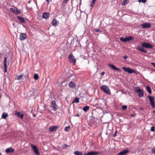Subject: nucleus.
<instances>
[{
	"instance_id": "1",
	"label": "nucleus",
	"mask_w": 155,
	"mask_h": 155,
	"mask_svg": "<svg viewBox=\"0 0 155 155\" xmlns=\"http://www.w3.org/2000/svg\"><path fill=\"white\" fill-rule=\"evenodd\" d=\"M101 89L104 92L108 95H110L111 93L110 89L106 85H103L101 86Z\"/></svg>"
},
{
	"instance_id": "2",
	"label": "nucleus",
	"mask_w": 155,
	"mask_h": 155,
	"mask_svg": "<svg viewBox=\"0 0 155 155\" xmlns=\"http://www.w3.org/2000/svg\"><path fill=\"white\" fill-rule=\"evenodd\" d=\"M135 91L137 93L139 97H142L143 96V92L142 90L139 87H135L134 88Z\"/></svg>"
},
{
	"instance_id": "3",
	"label": "nucleus",
	"mask_w": 155,
	"mask_h": 155,
	"mask_svg": "<svg viewBox=\"0 0 155 155\" xmlns=\"http://www.w3.org/2000/svg\"><path fill=\"white\" fill-rule=\"evenodd\" d=\"M141 45L143 48H152L153 46L151 44L146 42L142 43Z\"/></svg>"
},
{
	"instance_id": "4",
	"label": "nucleus",
	"mask_w": 155,
	"mask_h": 155,
	"mask_svg": "<svg viewBox=\"0 0 155 155\" xmlns=\"http://www.w3.org/2000/svg\"><path fill=\"white\" fill-rule=\"evenodd\" d=\"M122 69H124L125 72H127L129 74L136 73V71H135L133 69H131L129 68H127L125 67H123Z\"/></svg>"
},
{
	"instance_id": "5",
	"label": "nucleus",
	"mask_w": 155,
	"mask_h": 155,
	"mask_svg": "<svg viewBox=\"0 0 155 155\" xmlns=\"http://www.w3.org/2000/svg\"><path fill=\"white\" fill-rule=\"evenodd\" d=\"M68 58L69 59V61L70 62L73 63L74 64H75L76 61V59L73 56L72 54H69Z\"/></svg>"
},
{
	"instance_id": "6",
	"label": "nucleus",
	"mask_w": 155,
	"mask_h": 155,
	"mask_svg": "<svg viewBox=\"0 0 155 155\" xmlns=\"http://www.w3.org/2000/svg\"><path fill=\"white\" fill-rule=\"evenodd\" d=\"M148 98L149 99L150 101V103L152 107H155V103L154 101V98L153 97L149 95L148 96Z\"/></svg>"
},
{
	"instance_id": "7",
	"label": "nucleus",
	"mask_w": 155,
	"mask_h": 155,
	"mask_svg": "<svg viewBox=\"0 0 155 155\" xmlns=\"http://www.w3.org/2000/svg\"><path fill=\"white\" fill-rule=\"evenodd\" d=\"M151 26V24L149 23H144L141 24V27L143 28H149Z\"/></svg>"
},
{
	"instance_id": "8",
	"label": "nucleus",
	"mask_w": 155,
	"mask_h": 155,
	"mask_svg": "<svg viewBox=\"0 0 155 155\" xmlns=\"http://www.w3.org/2000/svg\"><path fill=\"white\" fill-rule=\"evenodd\" d=\"M108 66L110 67L112 69H113L114 70L118 71L120 72H121V69H120L119 68H116V66L113 64H108Z\"/></svg>"
},
{
	"instance_id": "9",
	"label": "nucleus",
	"mask_w": 155,
	"mask_h": 155,
	"mask_svg": "<svg viewBox=\"0 0 155 155\" xmlns=\"http://www.w3.org/2000/svg\"><path fill=\"white\" fill-rule=\"evenodd\" d=\"M136 48L137 50L144 53H147V50H145L140 46H137Z\"/></svg>"
},
{
	"instance_id": "10",
	"label": "nucleus",
	"mask_w": 155,
	"mask_h": 155,
	"mask_svg": "<svg viewBox=\"0 0 155 155\" xmlns=\"http://www.w3.org/2000/svg\"><path fill=\"white\" fill-rule=\"evenodd\" d=\"M58 126H56L51 127L49 128V131L51 132L55 131L57 130V129L58 128Z\"/></svg>"
},
{
	"instance_id": "11",
	"label": "nucleus",
	"mask_w": 155,
	"mask_h": 155,
	"mask_svg": "<svg viewBox=\"0 0 155 155\" xmlns=\"http://www.w3.org/2000/svg\"><path fill=\"white\" fill-rule=\"evenodd\" d=\"M27 36L26 34L24 33H21L20 35V39L21 40L23 41L26 38Z\"/></svg>"
},
{
	"instance_id": "12",
	"label": "nucleus",
	"mask_w": 155,
	"mask_h": 155,
	"mask_svg": "<svg viewBox=\"0 0 155 155\" xmlns=\"http://www.w3.org/2000/svg\"><path fill=\"white\" fill-rule=\"evenodd\" d=\"M49 13L44 12L43 14L42 17L44 18L47 19L49 18Z\"/></svg>"
},
{
	"instance_id": "13",
	"label": "nucleus",
	"mask_w": 155,
	"mask_h": 155,
	"mask_svg": "<svg viewBox=\"0 0 155 155\" xmlns=\"http://www.w3.org/2000/svg\"><path fill=\"white\" fill-rule=\"evenodd\" d=\"M14 151V149L12 147L8 148L5 150V152L7 153H11L13 152Z\"/></svg>"
},
{
	"instance_id": "14",
	"label": "nucleus",
	"mask_w": 155,
	"mask_h": 155,
	"mask_svg": "<svg viewBox=\"0 0 155 155\" xmlns=\"http://www.w3.org/2000/svg\"><path fill=\"white\" fill-rule=\"evenodd\" d=\"M58 22V21L56 20L55 18H54L52 22V25L53 26L56 27L57 26Z\"/></svg>"
},
{
	"instance_id": "15",
	"label": "nucleus",
	"mask_w": 155,
	"mask_h": 155,
	"mask_svg": "<svg viewBox=\"0 0 155 155\" xmlns=\"http://www.w3.org/2000/svg\"><path fill=\"white\" fill-rule=\"evenodd\" d=\"M68 85L70 87L73 88L75 87L76 84L73 82L71 81L69 83Z\"/></svg>"
},
{
	"instance_id": "16",
	"label": "nucleus",
	"mask_w": 155,
	"mask_h": 155,
	"mask_svg": "<svg viewBox=\"0 0 155 155\" xmlns=\"http://www.w3.org/2000/svg\"><path fill=\"white\" fill-rule=\"evenodd\" d=\"M17 18L19 20L20 22L22 23H25V20L23 18L19 16H18Z\"/></svg>"
},
{
	"instance_id": "17",
	"label": "nucleus",
	"mask_w": 155,
	"mask_h": 155,
	"mask_svg": "<svg viewBox=\"0 0 155 155\" xmlns=\"http://www.w3.org/2000/svg\"><path fill=\"white\" fill-rule=\"evenodd\" d=\"M120 40L121 41H123L124 43H126L127 41V37H126L124 38L123 37H120Z\"/></svg>"
},
{
	"instance_id": "18",
	"label": "nucleus",
	"mask_w": 155,
	"mask_h": 155,
	"mask_svg": "<svg viewBox=\"0 0 155 155\" xmlns=\"http://www.w3.org/2000/svg\"><path fill=\"white\" fill-rule=\"evenodd\" d=\"M89 155H96L98 154V153L95 151L88 152Z\"/></svg>"
},
{
	"instance_id": "19",
	"label": "nucleus",
	"mask_w": 155,
	"mask_h": 155,
	"mask_svg": "<svg viewBox=\"0 0 155 155\" xmlns=\"http://www.w3.org/2000/svg\"><path fill=\"white\" fill-rule=\"evenodd\" d=\"M146 89L147 91V92L149 93L150 94H151L152 93V91L151 90V89L150 88V87L148 86H147L146 87Z\"/></svg>"
},
{
	"instance_id": "20",
	"label": "nucleus",
	"mask_w": 155,
	"mask_h": 155,
	"mask_svg": "<svg viewBox=\"0 0 155 155\" xmlns=\"http://www.w3.org/2000/svg\"><path fill=\"white\" fill-rule=\"evenodd\" d=\"M8 116V115L7 113H4L2 115V118L3 119H6Z\"/></svg>"
},
{
	"instance_id": "21",
	"label": "nucleus",
	"mask_w": 155,
	"mask_h": 155,
	"mask_svg": "<svg viewBox=\"0 0 155 155\" xmlns=\"http://www.w3.org/2000/svg\"><path fill=\"white\" fill-rule=\"evenodd\" d=\"M17 8L14 7L13 8H11L10 9L11 12L15 14L16 10Z\"/></svg>"
},
{
	"instance_id": "22",
	"label": "nucleus",
	"mask_w": 155,
	"mask_h": 155,
	"mask_svg": "<svg viewBox=\"0 0 155 155\" xmlns=\"http://www.w3.org/2000/svg\"><path fill=\"white\" fill-rule=\"evenodd\" d=\"M74 153L75 155H82L83 154V153L82 152L78 151H75Z\"/></svg>"
},
{
	"instance_id": "23",
	"label": "nucleus",
	"mask_w": 155,
	"mask_h": 155,
	"mask_svg": "<svg viewBox=\"0 0 155 155\" xmlns=\"http://www.w3.org/2000/svg\"><path fill=\"white\" fill-rule=\"evenodd\" d=\"M128 152V150H124L123 151L120 152V153H121V155H125Z\"/></svg>"
},
{
	"instance_id": "24",
	"label": "nucleus",
	"mask_w": 155,
	"mask_h": 155,
	"mask_svg": "<svg viewBox=\"0 0 155 155\" xmlns=\"http://www.w3.org/2000/svg\"><path fill=\"white\" fill-rule=\"evenodd\" d=\"M127 40L128 41H133L134 40V38L132 36H129L127 37Z\"/></svg>"
},
{
	"instance_id": "25",
	"label": "nucleus",
	"mask_w": 155,
	"mask_h": 155,
	"mask_svg": "<svg viewBox=\"0 0 155 155\" xmlns=\"http://www.w3.org/2000/svg\"><path fill=\"white\" fill-rule=\"evenodd\" d=\"M129 1L128 0H125L122 3V5H125L127 4L128 3Z\"/></svg>"
},
{
	"instance_id": "26",
	"label": "nucleus",
	"mask_w": 155,
	"mask_h": 155,
	"mask_svg": "<svg viewBox=\"0 0 155 155\" xmlns=\"http://www.w3.org/2000/svg\"><path fill=\"white\" fill-rule=\"evenodd\" d=\"M51 107H55L56 106V102L54 101H52L51 103Z\"/></svg>"
},
{
	"instance_id": "27",
	"label": "nucleus",
	"mask_w": 155,
	"mask_h": 155,
	"mask_svg": "<svg viewBox=\"0 0 155 155\" xmlns=\"http://www.w3.org/2000/svg\"><path fill=\"white\" fill-rule=\"evenodd\" d=\"M79 102V99L78 98H75L74 99V100L72 102V103H77Z\"/></svg>"
},
{
	"instance_id": "28",
	"label": "nucleus",
	"mask_w": 155,
	"mask_h": 155,
	"mask_svg": "<svg viewBox=\"0 0 155 155\" xmlns=\"http://www.w3.org/2000/svg\"><path fill=\"white\" fill-rule=\"evenodd\" d=\"M34 78L35 80H38L39 78L38 75L35 74L34 75Z\"/></svg>"
},
{
	"instance_id": "29",
	"label": "nucleus",
	"mask_w": 155,
	"mask_h": 155,
	"mask_svg": "<svg viewBox=\"0 0 155 155\" xmlns=\"http://www.w3.org/2000/svg\"><path fill=\"white\" fill-rule=\"evenodd\" d=\"M21 10H18L17 9V8L16 10V11L15 12V14L17 15V14H18L19 13H21Z\"/></svg>"
},
{
	"instance_id": "30",
	"label": "nucleus",
	"mask_w": 155,
	"mask_h": 155,
	"mask_svg": "<svg viewBox=\"0 0 155 155\" xmlns=\"http://www.w3.org/2000/svg\"><path fill=\"white\" fill-rule=\"evenodd\" d=\"M34 151L36 155H39V153L37 148Z\"/></svg>"
},
{
	"instance_id": "31",
	"label": "nucleus",
	"mask_w": 155,
	"mask_h": 155,
	"mask_svg": "<svg viewBox=\"0 0 155 155\" xmlns=\"http://www.w3.org/2000/svg\"><path fill=\"white\" fill-rule=\"evenodd\" d=\"M31 146L34 150L37 148L36 146L33 145L32 144L31 145Z\"/></svg>"
},
{
	"instance_id": "32",
	"label": "nucleus",
	"mask_w": 155,
	"mask_h": 155,
	"mask_svg": "<svg viewBox=\"0 0 155 155\" xmlns=\"http://www.w3.org/2000/svg\"><path fill=\"white\" fill-rule=\"evenodd\" d=\"M89 107H83L82 108L83 110L85 112H86L87 110H89Z\"/></svg>"
},
{
	"instance_id": "33",
	"label": "nucleus",
	"mask_w": 155,
	"mask_h": 155,
	"mask_svg": "<svg viewBox=\"0 0 155 155\" xmlns=\"http://www.w3.org/2000/svg\"><path fill=\"white\" fill-rule=\"evenodd\" d=\"M70 127L69 126L65 127L64 128V130L66 132L68 131V129L70 128Z\"/></svg>"
},
{
	"instance_id": "34",
	"label": "nucleus",
	"mask_w": 155,
	"mask_h": 155,
	"mask_svg": "<svg viewBox=\"0 0 155 155\" xmlns=\"http://www.w3.org/2000/svg\"><path fill=\"white\" fill-rule=\"evenodd\" d=\"M15 114L18 116V117H19V116H20V114H21L20 112H18L17 111L16 112Z\"/></svg>"
},
{
	"instance_id": "35",
	"label": "nucleus",
	"mask_w": 155,
	"mask_h": 155,
	"mask_svg": "<svg viewBox=\"0 0 155 155\" xmlns=\"http://www.w3.org/2000/svg\"><path fill=\"white\" fill-rule=\"evenodd\" d=\"M147 0H138V1L140 2H142L145 3L147 1Z\"/></svg>"
},
{
	"instance_id": "36",
	"label": "nucleus",
	"mask_w": 155,
	"mask_h": 155,
	"mask_svg": "<svg viewBox=\"0 0 155 155\" xmlns=\"http://www.w3.org/2000/svg\"><path fill=\"white\" fill-rule=\"evenodd\" d=\"M22 77H23V75H20L19 76L17 77V79L18 80H20L21 79V78H22Z\"/></svg>"
},
{
	"instance_id": "37",
	"label": "nucleus",
	"mask_w": 155,
	"mask_h": 155,
	"mask_svg": "<svg viewBox=\"0 0 155 155\" xmlns=\"http://www.w3.org/2000/svg\"><path fill=\"white\" fill-rule=\"evenodd\" d=\"M95 31L96 32H101V30H100V29H95Z\"/></svg>"
},
{
	"instance_id": "38",
	"label": "nucleus",
	"mask_w": 155,
	"mask_h": 155,
	"mask_svg": "<svg viewBox=\"0 0 155 155\" xmlns=\"http://www.w3.org/2000/svg\"><path fill=\"white\" fill-rule=\"evenodd\" d=\"M150 130L151 131H154V126H153L151 127Z\"/></svg>"
},
{
	"instance_id": "39",
	"label": "nucleus",
	"mask_w": 155,
	"mask_h": 155,
	"mask_svg": "<svg viewBox=\"0 0 155 155\" xmlns=\"http://www.w3.org/2000/svg\"><path fill=\"white\" fill-rule=\"evenodd\" d=\"M50 108H52V109L54 111H55L57 110V107H50Z\"/></svg>"
},
{
	"instance_id": "40",
	"label": "nucleus",
	"mask_w": 155,
	"mask_h": 155,
	"mask_svg": "<svg viewBox=\"0 0 155 155\" xmlns=\"http://www.w3.org/2000/svg\"><path fill=\"white\" fill-rule=\"evenodd\" d=\"M24 116V115L23 114H20V116H19V117L21 118L22 119L23 117Z\"/></svg>"
},
{
	"instance_id": "41",
	"label": "nucleus",
	"mask_w": 155,
	"mask_h": 155,
	"mask_svg": "<svg viewBox=\"0 0 155 155\" xmlns=\"http://www.w3.org/2000/svg\"><path fill=\"white\" fill-rule=\"evenodd\" d=\"M4 67L5 68H7V65L6 63H4Z\"/></svg>"
},
{
	"instance_id": "42",
	"label": "nucleus",
	"mask_w": 155,
	"mask_h": 155,
	"mask_svg": "<svg viewBox=\"0 0 155 155\" xmlns=\"http://www.w3.org/2000/svg\"><path fill=\"white\" fill-rule=\"evenodd\" d=\"M7 62V58L6 57H5L4 58V63H6Z\"/></svg>"
},
{
	"instance_id": "43",
	"label": "nucleus",
	"mask_w": 155,
	"mask_h": 155,
	"mask_svg": "<svg viewBox=\"0 0 155 155\" xmlns=\"http://www.w3.org/2000/svg\"><path fill=\"white\" fill-rule=\"evenodd\" d=\"M123 58H124V59H125V60H127V58L128 57H127V56L125 55V56H124L123 57Z\"/></svg>"
},
{
	"instance_id": "44",
	"label": "nucleus",
	"mask_w": 155,
	"mask_h": 155,
	"mask_svg": "<svg viewBox=\"0 0 155 155\" xmlns=\"http://www.w3.org/2000/svg\"><path fill=\"white\" fill-rule=\"evenodd\" d=\"M152 152L153 153L155 154V149H152Z\"/></svg>"
},
{
	"instance_id": "45",
	"label": "nucleus",
	"mask_w": 155,
	"mask_h": 155,
	"mask_svg": "<svg viewBox=\"0 0 155 155\" xmlns=\"http://www.w3.org/2000/svg\"><path fill=\"white\" fill-rule=\"evenodd\" d=\"M94 4H95V3H93L92 2L91 4V7H93L94 6Z\"/></svg>"
},
{
	"instance_id": "46",
	"label": "nucleus",
	"mask_w": 155,
	"mask_h": 155,
	"mask_svg": "<svg viewBox=\"0 0 155 155\" xmlns=\"http://www.w3.org/2000/svg\"><path fill=\"white\" fill-rule=\"evenodd\" d=\"M127 107H122V109L124 110L127 108Z\"/></svg>"
},
{
	"instance_id": "47",
	"label": "nucleus",
	"mask_w": 155,
	"mask_h": 155,
	"mask_svg": "<svg viewBox=\"0 0 155 155\" xmlns=\"http://www.w3.org/2000/svg\"><path fill=\"white\" fill-rule=\"evenodd\" d=\"M151 64L153 65L154 67H155V63L152 62L151 63Z\"/></svg>"
},
{
	"instance_id": "48",
	"label": "nucleus",
	"mask_w": 155,
	"mask_h": 155,
	"mask_svg": "<svg viewBox=\"0 0 155 155\" xmlns=\"http://www.w3.org/2000/svg\"><path fill=\"white\" fill-rule=\"evenodd\" d=\"M117 131H116L115 133H114V137H115L116 136V134H117Z\"/></svg>"
},
{
	"instance_id": "49",
	"label": "nucleus",
	"mask_w": 155,
	"mask_h": 155,
	"mask_svg": "<svg viewBox=\"0 0 155 155\" xmlns=\"http://www.w3.org/2000/svg\"><path fill=\"white\" fill-rule=\"evenodd\" d=\"M69 0H64V2L65 3H67L68 1Z\"/></svg>"
},
{
	"instance_id": "50",
	"label": "nucleus",
	"mask_w": 155,
	"mask_h": 155,
	"mask_svg": "<svg viewBox=\"0 0 155 155\" xmlns=\"http://www.w3.org/2000/svg\"><path fill=\"white\" fill-rule=\"evenodd\" d=\"M104 72H102L101 73V75H102V76H103L104 75Z\"/></svg>"
},
{
	"instance_id": "51",
	"label": "nucleus",
	"mask_w": 155,
	"mask_h": 155,
	"mask_svg": "<svg viewBox=\"0 0 155 155\" xmlns=\"http://www.w3.org/2000/svg\"><path fill=\"white\" fill-rule=\"evenodd\" d=\"M96 0H92V2L93 3H95Z\"/></svg>"
},
{
	"instance_id": "52",
	"label": "nucleus",
	"mask_w": 155,
	"mask_h": 155,
	"mask_svg": "<svg viewBox=\"0 0 155 155\" xmlns=\"http://www.w3.org/2000/svg\"><path fill=\"white\" fill-rule=\"evenodd\" d=\"M75 116L79 117L80 116V114H77L76 115H75Z\"/></svg>"
},
{
	"instance_id": "53",
	"label": "nucleus",
	"mask_w": 155,
	"mask_h": 155,
	"mask_svg": "<svg viewBox=\"0 0 155 155\" xmlns=\"http://www.w3.org/2000/svg\"><path fill=\"white\" fill-rule=\"evenodd\" d=\"M62 148H63V149H64V148H66V147H65V146H64V145H62Z\"/></svg>"
},
{
	"instance_id": "54",
	"label": "nucleus",
	"mask_w": 155,
	"mask_h": 155,
	"mask_svg": "<svg viewBox=\"0 0 155 155\" xmlns=\"http://www.w3.org/2000/svg\"><path fill=\"white\" fill-rule=\"evenodd\" d=\"M4 72H7V68H5Z\"/></svg>"
},
{
	"instance_id": "55",
	"label": "nucleus",
	"mask_w": 155,
	"mask_h": 155,
	"mask_svg": "<svg viewBox=\"0 0 155 155\" xmlns=\"http://www.w3.org/2000/svg\"><path fill=\"white\" fill-rule=\"evenodd\" d=\"M64 146H65V147H68V146H68V145H67V144H64Z\"/></svg>"
},
{
	"instance_id": "56",
	"label": "nucleus",
	"mask_w": 155,
	"mask_h": 155,
	"mask_svg": "<svg viewBox=\"0 0 155 155\" xmlns=\"http://www.w3.org/2000/svg\"><path fill=\"white\" fill-rule=\"evenodd\" d=\"M117 155H121V153H120V152Z\"/></svg>"
},
{
	"instance_id": "57",
	"label": "nucleus",
	"mask_w": 155,
	"mask_h": 155,
	"mask_svg": "<svg viewBox=\"0 0 155 155\" xmlns=\"http://www.w3.org/2000/svg\"><path fill=\"white\" fill-rule=\"evenodd\" d=\"M117 155H121V153H120V152Z\"/></svg>"
},
{
	"instance_id": "58",
	"label": "nucleus",
	"mask_w": 155,
	"mask_h": 155,
	"mask_svg": "<svg viewBox=\"0 0 155 155\" xmlns=\"http://www.w3.org/2000/svg\"><path fill=\"white\" fill-rule=\"evenodd\" d=\"M84 155H89L88 152L87 153L84 154Z\"/></svg>"
},
{
	"instance_id": "59",
	"label": "nucleus",
	"mask_w": 155,
	"mask_h": 155,
	"mask_svg": "<svg viewBox=\"0 0 155 155\" xmlns=\"http://www.w3.org/2000/svg\"><path fill=\"white\" fill-rule=\"evenodd\" d=\"M46 1L48 2V3H49V1L48 0H46Z\"/></svg>"
},
{
	"instance_id": "60",
	"label": "nucleus",
	"mask_w": 155,
	"mask_h": 155,
	"mask_svg": "<svg viewBox=\"0 0 155 155\" xmlns=\"http://www.w3.org/2000/svg\"><path fill=\"white\" fill-rule=\"evenodd\" d=\"M121 107H127V106H126V105H123Z\"/></svg>"
},
{
	"instance_id": "61",
	"label": "nucleus",
	"mask_w": 155,
	"mask_h": 155,
	"mask_svg": "<svg viewBox=\"0 0 155 155\" xmlns=\"http://www.w3.org/2000/svg\"><path fill=\"white\" fill-rule=\"evenodd\" d=\"M33 116H34V117H35V114H33Z\"/></svg>"
},
{
	"instance_id": "62",
	"label": "nucleus",
	"mask_w": 155,
	"mask_h": 155,
	"mask_svg": "<svg viewBox=\"0 0 155 155\" xmlns=\"http://www.w3.org/2000/svg\"><path fill=\"white\" fill-rule=\"evenodd\" d=\"M81 0H80V4H81Z\"/></svg>"
},
{
	"instance_id": "63",
	"label": "nucleus",
	"mask_w": 155,
	"mask_h": 155,
	"mask_svg": "<svg viewBox=\"0 0 155 155\" xmlns=\"http://www.w3.org/2000/svg\"><path fill=\"white\" fill-rule=\"evenodd\" d=\"M140 110H143V108H140Z\"/></svg>"
},
{
	"instance_id": "64",
	"label": "nucleus",
	"mask_w": 155,
	"mask_h": 155,
	"mask_svg": "<svg viewBox=\"0 0 155 155\" xmlns=\"http://www.w3.org/2000/svg\"><path fill=\"white\" fill-rule=\"evenodd\" d=\"M134 116V115L132 114L131 115V116Z\"/></svg>"
}]
</instances>
